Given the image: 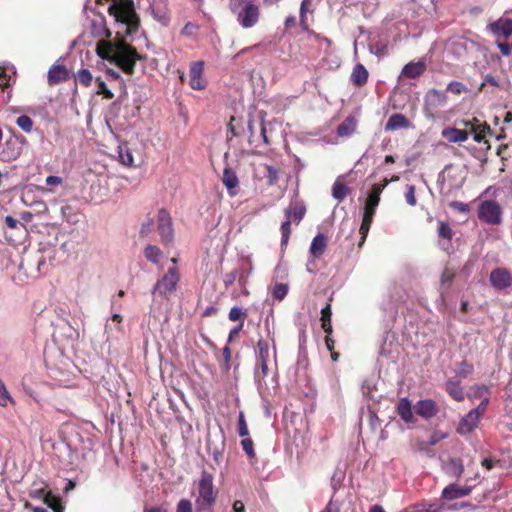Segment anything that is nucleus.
Listing matches in <instances>:
<instances>
[{"mask_svg":"<svg viewBox=\"0 0 512 512\" xmlns=\"http://www.w3.org/2000/svg\"><path fill=\"white\" fill-rule=\"evenodd\" d=\"M441 135L451 143H462L468 139L469 132L468 128H466V130H460L457 128L448 127L442 130Z\"/></svg>","mask_w":512,"mask_h":512,"instance_id":"nucleus-18","label":"nucleus"},{"mask_svg":"<svg viewBox=\"0 0 512 512\" xmlns=\"http://www.w3.org/2000/svg\"><path fill=\"white\" fill-rule=\"evenodd\" d=\"M203 69H204L203 61L193 62L190 66L189 85L194 90H202L206 87V81L202 77Z\"/></svg>","mask_w":512,"mask_h":512,"instance_id":"nucleus-11","label":"nucleus"},{"mask_svg":"<svg viewBox=\"0 0 512 512\" xmlns=\"http://www.w3.org/2000/svg\"><path fill=\"white\" fill-rule=\"evenodd\" d=\"M465 126L468 128L469 134H473V139L477 143H481L485 134L490 130L488 125L481 123L476 118L472 121H466Z\"/></svg>","mask_w":512,"mask_h":512,"instance_id":"nucleus-16","label":"nucleus"},{"mask_svg":"<svg viewBox=\"0 0 512 512\" xmlns=\"http://www.w3.org/2000/svg\"><path fill=\"white\" fill-rule=\"evenodd\" d=\"M266 174L265 177L267 179V184L269 186H273L278 182L279 179V171L273 166L266 165L265 166Z\"/></svg>","mask_w":512,"mask_h":512,"instance_id":"nucleus-37","label":"nucleus"},{"mask_svg":"<svg viewBox=\"0 0 512 512\" xmlns=\"http://www.w3.org/2000/svg\"><path fill=\"white\" fill-rule=\"evenodd\" d=\"M19 128H21L24 132L30 133L33 128V121L32 119L27 115H22L18 117L16 121Z\"/></svg>","mask_w":512,"mask_h":512,"instance_id":"nucleus-41","label":"nucleus"},{"mask_svg":"<svg viewBox=\"0 0 512 512\" xmlns=\"http://www.w3.org/2000/svg\"><path fill=\"white\" fill-rule=\"evenodd\" d=\"M258 347V361L268 362L270 357V349L268 342L259 340L257 343Z\"/></svg>","mask_w":512,"mask_h":512,"instance_id":"nucleus-35","label":"nucleus"},{"mask_svg":"<svg viewBox=\"0 0 512 512\" xmlns=\"http://www.w3.org/2000/svg\"><path fill=\"white\" fill-rule=\"evenodd\" d=\"M153 220L152 219H148V221L144 222L141 226V234L142 235H147L149 234L152 230H153Z\"/></svg>","mask_w":512,"mask_h":512,"instance_id":"nucleus-57","label":"nucleus"},{"mask_svg":"<svg viewBox=\"0 0 512 512\" xmlns=\"http://www.w3.org/2000/svg\"><path fill=\"white\" fill-rule=\"evenodd\" d=\"M30 495L33 497V498H37V499H40L42 500L44 503H45V496L46 495H51L50 492H46L44 490H34L30 493Z\"/></svg>","mask_w":512,"mask_h":512,"instance_id":"nucleus-61","label":"nucleus"},{"mask_svg":"<svg viewBox=\"0 0 512 512\" xmlns=\"http://www.w3.org/2000/svg\"><path fill=\"white\" fill-rule=\"evenodd\" d=\"M12 402V398L6 389L3 381L0 379V406L6 407Z\"/></svg>","mask_w":512,"mask_h":512,"instance_id":"nucleus-44","label":"nucleus"},{"mask_svg":"<svg viewBox=\"0 0 512 512\" xmlns=\"http://www.w3.org/2000/svg\"><path fill=\"white\" fill-rule=\"evenodd\" d=\"M479 421V410H470L460 419L457 426V433L460 435H467L471 433L478 426Z\"/></svg>","mask_w":512,"mask_h":512,"instance_id":"nucleus-10","label":"nucleus"},{"mask_svg":"<svg viewBox=\"0 0 512 512\" xmlns=\"http://www.w3.org/2000/svg\"><path fill=\"white\" fill-rule=\"evenodd\" d=\"M232 512H245V506L242 501L236 500L233 503Z\"/></svg>","mask_w":512,"mask_h":512,"instance_id":"nucleus-63","label":"nucleus"},{"mask_svg":"<svg viewBox=\"0 0 512 512\" xmlns=\"http://www.w3.org/2000/svg\"><path fill=\"white\" fill-rule=\"evenodd\" d=\"M489 388L485 385H474L471 390L469 396L471 398H485L488 397Z\"/></svg>","mask_w":512,"mask_h":512,"instance_id":"nucleus-38","label":"nucleus"},{"mask_svg":"<svg viewBox=\"0 0 512 512\" xmlns=\"http://www.w3.org/2000/svg\"><path fill=\"white\" fill-rule=\"evenodd\" d=\"M269 374L268 362L258 361L254 372L255 382L257 384L258 391L260 394L266 393L270 386L275 387L277 382L274 376L267 380Z\"/></svg>","mask_w":512,"mask_h":512,"instance_id":"nucleus-7","label":"nucleus"},{"mask_svg":"<svg viewBox=\"0 0 512 512\" xmlns=\"http://www.w3.org/2000/svg\"><path fill=\"white\" fill-rule=\"evenodd\" d=\"M245 315V312L240 307H232L229 311V319L231 321H237Z\"/></svg>","mask_w":512,"mask_h":512,"instance_id":"nucleus-53","label":"nucleus"},{"mask_svg":"<svg viewBox=\"0 0 512 512\" xmlns=\"http://www.w3.org/2000/svg\"><path fill=\"white\" fill-rule=\"evenodd\" d=\"M497 47L499 48V50L503 56H509L511 53V50H512V45L510 46L506 43L498 42Z\"/></svg>","mask_w":512,"mask_h":512,"instance_id":"nucleus-59","label":"nucleus"},{"mask_svg":"<svg viewBox=\"0 0 512 512\" xmlns=\"http://www.w3.org/2000/svg\"><path fill=\"white\" fill-rule=\"evenodd\" d=\"M153 18L163 26H167L170 17L166 0H152L150 5Z\"/></svg>","mask_w":512,"mask_h":512,"instance_id":"nucleus-13","label":"nucleus"},{"mask_svg":"<svg viewBox=\"0 0 512 512\" xmlns=\"http://www.w3.org/2000/svg\"><path fill=\"white\" fill-rule=\"evenodd\" d=\"M237 279L239 280V282L245 281V276L243 272L239 273L237 270H233L224 275V283L226 286L232 285Z\"/></svg>","mask_w":512,"mask_h":512,"instance_id":"nucleus-40","label":"nucleus"},{"mask_svg":"<svg viewBox=\"0 0 512 512\" xmlns=\"http://www.w3.org/2000/svg\"><path fill=\"white\" fill-rule=\"evenodd\" d=\"M238 434L240 437H246L249 435L248 426L245 420L243 412H240L238 419Z\"/></svg>","mask_w":512,"mask_h":512,"instance_id":"nucleus-46","label":"nucleus"},{"mask_svg":"<svg viewBox=\"0 0 512 512\" xmlns=\"http://www.w3.org/2000/svg\"><path fill=\"white\" fill-rule=\"evenodd\" d=\"M217 498V490L213 485V476L207 471H202L198 482V497L196 498V508L199 511L210 509Z\"/></svg>","mask_w":512,"mask_h":512,"instance_id":"nucleus-3","label":"nucleus"},{"mask_svg":"<svg viewBox=\"0 0 512 512\" xmlns=\"http://www.w3.org/2000/svg\"><path fill=\"white\" fill-rule=\"evenodd\" d=\"M331 305L327 304L325 307L321 309V322H325V320H331Z\"/></svg>","mask_w":512,"mask_h":512,"instance_id":"nucleus-56","label":"nucleus"},{"mask_svg":"<svg viewBox=\"0 0 512 512\" xmlns=\"http://www.w3.org/2000/svg\"><path fill=\"white\" fill-rule=\"evenodd\" d=\"M179 281V273L175 267L169 268L168 271L159 279L152 289L154 296L168 297L176 290Z\"/></svg>","mask_w":512,"mask_h":512,"instance_id":"nucleus-4","label":"nucleus"},{"mask_svg":"<svg viewBox=\"0 0 512 512\" xmlns=\"http://www.w3.org/2000/svg\"><path fill=\"white\" fill-rule=\"evenodd\" d=\"M471 371L472 366L467 364L466 362H462L458 370L459 374H461L464 377L467 376Z\"/></svg>","mask_w":512,"mask_h":512,"instance_id":"nucleus-62","label":"nucleus"},{"mask_svg":"<svg viewBox=\"0 0 512 512\" xmlns=\"http://www.w3.org/2000/svg\"><path fill=\"white\" fill-rule=\"evenodd\" d=\"M387 184L388 182L385 181L384 183H378L373 185L372 191L368 195L365 203L364 213H370L371 216L375 215L376 208L380 202V195Z\"/></svg>","mask_w":512,"mask_h":512,"instance_id":"nucleus-12","label":"nucleus"},{"mask_svg":"<svg viewBox=\"0 0 512 512\" xmlns=\"http://www.w3.org/2000/svg\"><path fill=\"white\" fill-rule=\"evenodd\" d=\"M198 30V25L192 22L186 23V25L181 30V34L187 37L194 36L195 32Z\"/></svg>","mask_w":512,"mask_h":512,"instance_id":"nucleus-51","label":"nucleus"},{"mask_svg":"<svg viewBox=\"0 0 512 512\" xmlns=\"http://www.w3.org/2000/svg\"><path fill=\"white\" fill-rule=\"evenodd\" d=\"M373 217L374 216H371L370 213H363V219L359 230L361 234V241L359 243V246H361L366 240V237L368 235V232L373 221Z\"/></svg>","mask_w":512,"mask_h":512,"instance_id":"nucleus-31","label":"nucleus"},{"mask_svg":"<svg viewBox=\"0 0 512 512\" xmlns=\"http://www.w3.org/2000/svg\"><path fill=\"white\" fill-rule=\"evenodd\" d=\"M68 77L67 69L63 65H53L48 71L50 83H59Z\"/></svg>","mask_w":512,"mask_h":512,"instance_id":"nucleus-26","label":"nucleus"},{"mask_svg":"<svg viewBox=\"0 0 512 512\" xmlns=\"http://www.w3.org/2000/svg\"><path fill=\"white\" fill-rule=\"evenodd\" d=\"M398 414L405 422H411L413 420L411 404L408 399L404 398L399 402Z\"/></svg>","mask_w":512,"mask_h":512,"instance_id":"nucleus-29","label":"nucleus"},{"mask_svg":"<svg viewBox=\"0 0 512 512\" xmlns=\"http://www.w3.org/2000/svg\"><path fill=\"white\" fill-rule=\"evenodd\" d=\"M349 193V188L342 182L336 181L332 188V195L338 201L343 200Z\"/></svg>","mask_w":512,"mask_h":512,"instance_id":"nucleus-33","label":"nucleus"},{"mask_svg":"<svg viewBox=\"0 0 512 512\" xmlns=\"http://www.w3.org/2000/svg\"><path fill=\"white\" fill-rule=\"evenodd\" d=\"M281 232H282V244H286L289 236H290V219H286L281 225Z\"/></svg>","mask_w":512,"mask_h":512,"instance_id":"nucleus-50","label":"nucleus"},{"mask_svg":"<svg viewBox=\"0 0 512 512\" xmlns=\"http://www.w3.org/2000/svg\"><path fill=\"white\" fill-rule=\"evenodd\" d=\"M410 122L409 120L400 113L393 114L389 117L386 125L385 130L386 131H395L402 128H409Z\"/></svg>","mask_w":512,"mask_h":512,"instance_id":"nucleus-20","label":"nucleus"},{"mask_svg":"<svg viewBox=\"0 0 512 512\" xmlns=\"http://www.w3.org/2000/svg\"><path fill=\"white\" fill-rule=\"evenodd\" d=\"M241 446L244 452L247 454V456L252 459L255 457V451L253 447V441L248 436L243 437V440L241 441Z\"/></svg>","mask_w":512,"mask_h":512,"instance_id":"nucleus-42","label":"nucleus"},{"mask_svg":"<svg viewBox=\"0 0 512 512\" xmlns=\"http://www.w3.org/2000/svg\"><path fill=\"white\" fill-rule=\"evenodd\" d=\"M453 235L454 233L450 225L444 221H439L438 236L440 239V244L443 249H448L446 242H449L452 239Z\"/></svg>","mask_w":512,"mask_h":512,"instance_id":"nucleus-25","label":"nucleus"},{"mask_svg":"<svg viewBox=\"0 0 512 512\" xmlns=\"http://www.w3.org/2000/svg\"><path fill=\"white\" fill-rule=\"evenodd\" d=\"M146 259L154 264H157L162 256L161 250L155 245H148L144 249Z\"/></svg>","mask_w":512,"mask_h":512,"instance_id":"nucleus-32","label":"nucleus"},{"mask_svg":"<svg viewBox=\"0 0 512 512\" xmlns=\"http://www.w3.org/2000/svg\"><path fill=\"white\" fill-rule=\"evenodd\" d=\"M76 80L83 86L88 87L91 85L93 76L88 69H81L77 72Z\"/></svg>","mask_w":512,"mask_h":512,"instance_id":"nucleus-36","label":"nucleus"},{"mask_svg":"<svg viewBox=\"0 0 512 512\" xmlns=\"http://www.w3.org/2000/svg\"><path fill=\"white\" fill-rule=\"evenodd\" d=\"M323 512H339V506L330 501Z\"/></svg>","mask_w":512,"mask_h":512,"instance_id":"nucleus-64","label":"nucleus"},{"mask_svg":"<svg viewBox=\"0 0 512 512\" xmlns=\"http://www.w3.org/2000/svg\"><path fill=\"white\" fill-rule=\"evenodd\" d=\"M222 182L231 197L237 195L239 180L236 173L230 167H225L223 171Z\"/></svg>","mask_w":512,"mask_h":512,"instance_id":"nucleus-17","label":"nucleus"},{"mask_svg":"<svg viewBox=\"0 0 512 512\" xmlns=\"http://www.w3.org/2000/svg\"><path fill=\"white\" fill-rule=\"evenodd\" d=\"M45 504L50 507L54 512H63V507L53 495L45 496Z\"/></svg>","mask_w":512,"mask_h":512,"instance_id":"nucleus-47","label":"nucleus"},{"mask_svg":"<svg viewBox=\"0 0 512 512\" xmlns=\"http://www.w3.org/2000/svg\"><path fill=\"white\" fill-rule=\"evenodd\" d=\"M464 471L463 463L458 458H452L448 463V472L456 477H460Z\"/></svg>","mask_w":512,"mask_h":512,"instance_id":"nucleus-34","label":"nucleus"},{"mask_svg":"<svg viewBox=\"0 0 512 512\" xmlns=\"http://www.w3.org/2000/svg\"><path fill=\"white\" fill-rule=\"evenodd\" d=\"M327 246V239L324 234L316 235L310 245L309 253L314 258H319L324 253Z\"/></svg>","mask_w":512,"mask_h":512,"instance_id":"nucleus-21","label":"nucleus"},{"mask_svg":"<svg viewBox=\"0 0 512 512\" xmlns=\"http://www.w3.org/2000/svg\"><path fill=\"white\" fill-rule=\"evenodd\" d=\"M119 158L121 163L126 166H131L133 164V156L129 150H121L119 153Z\"/></svg>","mask_w":512,"mask_h":512,"instance_id":"nucleus-52","label":"nucleus"},{"mask_svg":"<svg viewBox=\"0 0 512 512\" xmlns=\"http://www.w3.org/2000/svg\"><path fill=\"white\" fill-rule=\"evenodd\" d=\"M414 412L424 419H430L439 412V407L435 401L424 399L414 405Z\"/></svg>","mask_w":512,"mask_h":512,"instance_id":"nucleus-14","label":"nucleus"},{"mask_svg":"<svg viewBox=\"0 0 512 512\" xmlns=\"http://www.w3.org/2000/svg\"><path fill=\"white\" fill-rule=\"evenodd\" d=\"M501 208L495 201H484L478 208V217L480 220L496 225L501 222Z\"/></svg>","mask_w":512,"mask_h":512,"instance_id":"nucleus-6","label":"nucleus"},{"mask_svg":"<svg viewBox=\"0 0 512 512\" xmlns=\"http://www.w3.org/2000/svg\"><path fill=\"white\" fill-rule=\"evenodd\" d=\"M157 227L161 240L164 243L172 242L174 238L172 219L165 209H161L158 213Z\"/></svg>","mask_w":512,"mask_h":512,"instance_id":"nucleus-8","label":"nucleus"},{"mask_svg":"<svg viewBox=\"0 0 512 512\" xmlns=\"http://www.w3.org/2000/svg\"><path fill=\"white\" fill-rule=\"evenodd\" d=\"M451 206L459 211V212H463V213H467L469 211V206L468 204L466 203H463V202H458V201H455V202H452L451 203Z\"/></svg>","mask_w":512,"mask_h":512,"instance_id":"nucleus-58","label":"nucleus"},{"mask_svg":"<svg viewBox=\"0 0 512 512\" xmlns=\"http://www.w3.org/2000/svg\"><path fill=\"white\" fill-rule=\"evenodd\" d=\"M405 200L411 206L416 205L417 201H416V197H415V187L413 185L407 186V191L405 193Z\"/></svg>","mask_w":512,"mask_h":512,"instance_id":"nucleus-49","label":"nucleus"},{"mask_svg":"<svg viewBox=\"0 0 512 512\" xmlns=\"http://www.w3.org/2000/svg\"><path fill=\"white\" fill-rule=\"evenodd\" d=\"M489 29L498 38L507 39L512 34V19L500 18L491 23Z\"/></svg>","mask_w":512,"mask_h":512,"instance_id":"nucleus-15","label":"nucleus"},{"mask_svg":"<svg viewBox=\"0 0 512 512\" xmlns=\"http://www.w3.org/2000/svg\"><path fill=\"white\" fill-rule=\"evenodd\" d=\"M470 492V487H458L455 484H451L443 489L442 497L447 500H453L467 496Z\"/></svg>","mask_w":512,"mask_h":512,"instance_id":"nucleus-19","label":"nucleus"},{"mask_svg":"<svg viewBox=\"0 0 512 512\" xmlns=\"http://www.w3.org/2000/svg\"><path fill=\"white\" fill-rule=\"evenodd\" d=\"M490 282L496 290L502 291L512 285V275L505 268H496L490 274Z\"/></svg>","mask_w":512,"mask_h":512,"instance_id":"nucleus-9","label":"nucleus"},{"mask_svg":"<svg viewBox=\"0 0 512 512\" xmlns=\"http://www.w3.org/2000/svg\"><path fill=\"white\" fill-rule=\"evenodd\" d=\"M310 3H311V0H303L302 3H301V6H300V24L304 28L306 27V23H305L306 17H305V14H306L307 8L310 5Z\"/></svg>","mask_w":512,"mask_h":512,"instance_id":"nucleus-55","label":"nucleus"},{"mask_svg":"<svg viewBox=\"0 0 512 512\" xmlns=\"http://www.w3.org/2000/svg\"><path fill=\"white\" fill-rule=\"evenodd\" d=\"M288 293V285L284 283H278L274 286L273 297L278 300H283Z\"/></svg>","mask_w":512,"mask_h":512,"instance_id":"nucleus-43","label":"nucleus"},{"mask_svg":"<svg viewBox=\"0 0 512 512\" xmlns=\"http://www.w3.org/2000/svg\"><path fill=\"white\" fill-rule=\"evenodd\" d=\"M95 83L97 85V94H101L106 99H112L114 97V94L111 92V90L107 87L106 83L101 78H96Z\"/></svg>","mask_w":512,"mask_h":512,"instance_id":"nucleus-39","label":"nucleus"},{"mask_svg":"<svg viewBox=\"0 0 512 512\" xmlns=\"http://www.w3.org/2000/svg\"><path fill=\"white\" fill-rule=\"evenodd\" d=\"M255 0H230L231 11L237 16V20L243 28L253 27L259 20V7Z\"/></svg>","mask_w":512,"mask_h":512,"instance_id":"nucleus-2","label":"nucleus"},{"mask_svg":"<svg viewBox=\"0 0 512 512\" xmlns=\"http://www.w3.org/2000/svg\"><path fill=\"white\" fill-rule=\"evenodd\" d=\"M448 437V433L446 432H443V431H434L428 441H427V444L430 445V446H434L436 445L439 441L441 440H444Z\"/></svg>","mask_w":512,"mask_h":512,"instance_id":"nucleus-48","label":"nucleus"},{"mask_svg":"<svg viewBox=\"0 0 512 512\" xmlns=\"http://www.w3.org/2000/svg\"><path fill=\"white\" fill-rule=\"evenodd\" d=\"M357 127V121L354 117H347L337 128V133L341 137L351 136Z\"/></svg>","mask_w":512,"mask_h":512,"instance_id":"nucleus-27","label":"nucleus"},{"mask_svg":"<svg viewBox=\"0 0 512 512\" xmlns=\"http://www.w3.org/2000/svg\"><path fill=\"white\" fill-rule=\"evenodd\" d=\"M109 12L112 14L117 21L127 24L129 27H133L137 24L134 11L132 9V2L129 0H120L114 2L109 7Z\"/></svg>","mask_w":512,"mask_h":512,"instance_id":"nucleus-5","label":"nucleus"},{"mask_svg":"<svg viewBox=\"0 0 512 512\" xmlns=\"http://www.w3.org/2000/svg\"><path fill=\"white\" fill-rule=\"evenodd\" d=\"M305 206L303 204H296L286 210V217L293 221L300 222L305 214Z\"/></svg>","mask_w":512,"mask_h":512,"instance_id":"nucleus-30","label":"nucleus"},{"mask_svg":"<svg viewBox=\"0 0 512 512\" xmlns=\"http://www.w3.org/2000/svg\"><path fill=\"white\" fill-rule=\"evenodd\" d=\"M97 55L111 63H115L125 73L132 74L138 53L134 48L124 42H111L101 40L96 46Z\"/></svg>","mask_w":512,"mask_h":512,"instance_id":"nucleus-1","label":"nucleus"},{"mask_svg":"<svg viewBox=\"0 0 512 512\" xmlns=\"http://www.w3.org/2000/svg\"><path fill=\"white\" fill-rule=\"evenodd\" d=\"M64 183V180L60 176L56 175H49L45 179V184L47 187H37L39 191L42 193H55V191L62 187Z\"/></svg>","mask_w":512,"mask_h":512,"instance_id":"nucleus-24","label":"nucleus"},{"mask_svg":"<svg viewBox=\"0 0 512 512\" xmlns=\"http://www.w3.org/2000/svg\"><path fill=\"white\" fill-rule=\"evenodd\" d=\"M5 224L11 229H17L19 226H23L22 224H19V222L12 216L5 217Z\"/></svg>","mask_w":512,"mask_h":512,"instance_id":"nucleus-60","label":"nucleus"},{"mask_svg":"<svg viewBox=\"0 0 512 512\" xmlns=\"http://www.w3.org/2000/svg\"><path fill=\"white\" fill-rule=\"evenodd\" d=\"M445 388L454 400L461 402L465 399V393L459 381L450 379L446 382Z\"/></svg>","mask_w":512,"mask_h":512,"instance_id":"nucleus-23","label":"nucleus"},{"mask_svg":"<svg viewBox=\"0 0 512 512\" xmlns=\"http://www.w3.org/2000/svg\"><path fill=\"white\" fill-rule=\"evenodd\" d=\"M177 512H192V503L188 499H181L177 504Z\"/></svg>","mask_w":512,"mask_h":512,"instance_id":"nucleus-54","label":"nucleus"},{"mask_svg":"<svg viewBox=\"0 0 512 512\" xmlns=\"http://www.w3.org/2000/svg\"><path fill=\"white\" fill-rule=\"evenodd\" d=\"M426 69L425 61L410 62L404 66L402 74L407 78H416L420 76Z\"/></svg>","mask_w":512,"mask_h":512,"instance_id":"nucleus-22","label":"nucleus"},{"mask_svg":"<svg viewBox=\"0 0 512 512\" xmlns=\"http://www.w3.org/2000/svg\"><path fill=\"white\" fill-rule=\"evenodd\" d=\"M447 91L453 93V94H456V95H460L461 93L463 92H466L467 91V88L466 86L461 83V82H458V81H452L448 84L447 86Z\"/></svg>","mask_w":512,"mask_h":512,"instance_id":"nucleus-45","label":"nucleus"},{"mask_svg":"<svg viewBox=\"0 0 512 512\" xmlns=\"http://www.w3.org/2000/svg\"><path fill=\"white\" fill-rule=\"evenodd\" d=\"M368 71L362 64H357L351 74V81L357 86H362L367 82Z\"/></svg>","mask_w":512,"mask_h":512,"instance_id":"nucleus-28","label":"nucleus"}]
</instances>
